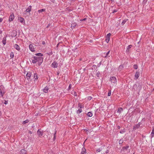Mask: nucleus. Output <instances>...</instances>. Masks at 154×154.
I'll list each match as a JSON object with an SVG mask.
<instances>
[{
    "label": "nucleus",
    "instance_id": "603ef678",
    "mask_svg": "<svg viewBox=\"0 0 154 154\" xmlns=\"http://www.w3.org/2000/svg\"><path fill=\"white\" fill-rule=\"evenodd\" d=\"M2 30H0V34H2Z\"/></svg>",
    "mask_w": 154,
    "mask_h": 154
},
{
    "label": "nucleus",
    "instance_id": "4be33fe9",
    "mask_svg": "<svg viewBox=\"0 0 154 154\" xmlns=\"http://www.w3.org/2000/svg\"><path fill=\"white\" fill-rule=\"evenodd\" d=\"M129 146H126L123 147L121 151H124L125 150H127L129 148Z\"/></svg>",
    "mask_w": 154,
    "mask_h": 154
},
{
    "label": "nucleus",
    "instance_id": "dca6fc26",
    "mask_svg": "<svg viewBox=\"0 0 154 154\" xmlns=\"http://www.w3.org/2000/svg\"><path fill=\"white\" fill-rule=\"evenodd\" d=\"M31 6H29V7L26 9L25 11L27 12H30L31 10Z\"/></svg>",
    "mask_w": 154,
    "mask_h": 154
},
{
    "label": "nucleus",
    "instance_id": "0eeeda50",
    "mask_svg": "<svg viewBox=\"0 0 154 154\" xmlns=\"http://www.w3.org/2000/svg\"><path fill=\"white\" fill-rule=\"evenodd\" d=\"M14 14H12L10 15V17H9V21L10 22L14 20Z\"/></svg>",
    "mask_w": 154,
    "mask_h": 154
},
{
    "label": "nucleus",
    "instance_id": "9b49d317",
    "mask_svg": "<svg viewBox=\"0 0 154 154\" xmlns=\"http://www.w3.org/2000/svg\"><path fill=\"white\" fill-rule=\"evenodd\" d=\"M86 152L85 149L84 147H83L82 149L80 154H86Z\"/></svg>",
    "mask_w": 154,
    "mask_h": 154
},
{
    "label": "nucleus",
    "instance_id": "6e6d98bb",
    "mask_svg": "<svg viewBox=\"0 0 154 154\" xmlns=\"http://www.w3.org/2000/svg\"><path fill=\"white\" fill-rule=\"evenodd\" d=\"M118 128H119V129H120V126H119L118 127Z\"/></svg>",
    "mask_w": 154,
    "mask_h": 154
},
{
    "label": "nucleus",
    "instance_id": "37998d69",
    "mask_svg": "<svg viewBox=\"0 0 154 154\" xmlns=\"http://www.w3.org/2000/svg\"><path fill=\"white\" fill-rule=\"evenodd\" d=\"M71 85L70 84L69 86V87H68V89L70 90L71 88Z\"/></svg>",
    "mask_w": 154,
    "mask_h": 154
},
{
    "label": "nucleus",
    "instance_id": "423d86ee",
    "mask_svg": "<svg viewBox=\"0 0 154 154\" xmlns=\"http://www.w3.org/2000/svg\"><path fill=\"white\" fill-rule=\"evenodd\" d=\"M58 65V64L56 62H54L51 64V66L53 68H57Z\"/></svg>",
    "mask_w": 154,
    "mask_h": 154
},
{
    "label": "nucleus",
    "instance_id": "c85d7f7f",
    "mask_svg": "<svg viewBox=\"0 0 154 154\" xmlns=\"http://www.w3.org/2000/svg\"><path fill=\"white\" fill-rule=\"evenodd\" d=\"M29 122V120L28 119H27L23 122V124H25L28 123Z\"/></svg>",
    "mask_w": 154,
    "mask_h": 154
},
{
    "label": "nucleus",
    "instance_id": "5701e85b",
    "mask_svg": "<svg viewBox=\"0 0 154 154\" xmlns=\"http://www.w3.org/2000/svg\"><path fill=\"white\" fill-rule=\"evenodd\" d=\"M35 55L36 56H37V57H42L43 55L42 54L40 53H38L37 54H35Z\"/></svg>",
    "mask_w": 154,
    "mask_h": 154
},
{
    "label": "nucleus",
    "instance_id": "a18cd8bd",
    "mask_svg": "<svg viewBox=\"0 0 154 154\" xmlns=\"http://www.w3.org/2000/svg\"><path fill=\"white\" fill-rule=\"evenodd\" d=\"M109 52H110V51H109L107 53H106V56H105V57H106L109 54Z\"/></svg>",
    "mask_w": 154,
    "mask_h": 154
},
{
    "label": "nucleus",
    "instance_id": "9d476101",
    "mask_svg": "<svg viewBox=\"0 0 154 154\" xmlns=\"http://www.w3.org/2000/svg\"><path fill=\"white\" fill-rule=\"evenodd\" d=\"M31 72H28L26 75V78L27 79L29 80L30 77H31Z\"/></svg>",
    "mask_w": 154,
    "mask_h": 154
},
{
    "label": "nucleus",
    "instance_id": "f8f14e48",
    "mask_svg": "<svg viewBox=\"0 0 154 154\" xmlns=\"http://www.w3.org/2000/svg\"><path fill=\"white\" fill-rule=\"evenodd\" d=\"M6 37L7 35L5 37L3 38L2 41V42L4 45H5L6 44Z\"/></svg>",
    "mask_w": 154,
    "mask_h": 154
},
{
    "label": "nucleus",
    "instance_id": "5fc2aeb1",
    "mask_svg": "<svg viewBox=\"0 0 154 154\" xmlns=\"http://www.w3.org/2000/svg\"><path fill=\"white\" fill-rule=\"evenodd\" d=\"M29 133L30 134H31L32 133V132L30 131H29Z\"/></svg>",
    "mask_w": 154,
    "mask_h": 154
},
{
    "label": "nucleus",
    "instance_id": "7c9ffc66",
    "mask_svg": "<svg viewBox=\"0 0 154 154\" xmlns=\"http://www.w3.org/2000/svg\"><path fill=\"white\" fill-rule=\"evenodd\" d=\"M101 75L99 71H98L96 73V75L97 77H99Z\"/></svg>",
    "mask_w": 154,
    "mask_h": 154
},
{
    "label": "nucleus",
    "instance_id": "b1692460",
    "mask_svg": "<svg viewBox=\"0 0 154 154\" xmlns=\"http://www.w3.org/2000/svg\"><path fill=\"white\" fill-rule=\"evenodd\" d=\"M88 116L89 117H91L92 116V113L91 112H88Z\"/></svg>",
    "mask_w": 154,
    "mask_h": 154
},
{
    "label": "nucleus",
    "instance_id": "e433bc0d",
    "mask_svg": "<svg viewBox=\"0 0 154 154\" xmlns=\"http://www.w3.org/2000/svg\"><path fill=\"white\" fill-rule=\"evenodd\" d=\"M132 47V45H128V48H127V49H128L130 48H131Z\"/></svg>",
    "mask_w": 154,
    "mask_h": 154
},
{
    "label": "nucleus",
    "instance_id": "09e8293b",
    "mask_svg": "<svg viewBox=\"0 0 154 154\" xmlns=\"http://www.w3.org/2000/svg\"><path fill=\"white\" fill-rule=\"evenodd\" d=\"M109 152V151L108 150H107L106 152H105V153H108Z\"/></svg>",
    "mask_w": 154,
    "mask_h": 154
},
{
    "label": "nucleus",
    "instance_id": "f704fd0d",
    "mask_svg": "<svg viewBox=\"0 0 154 154\" xmlns=\"http://www.w3.org/2000/svg\"><path fill=\"white\" fill-rule=\"evenodd\" d=\"M125 129H123V130H121L120 131V133L121 134H123L125 133Z\"/></svg>",
    "mask_w": 154,
    "mask_h": 154
},
{
    "label": "nucleus",
    "instance_id": "6ab92c4d",
    "mask_svg": "<svg viewBox=\"0 0 154 154\" xmlns=\"http://www.w3.org/2000/svg\"><path fill=\"white\" fill-rule=\"evenodd\" d=\"M48 88L47 86L45 87L43 89V91L45 93H46L48 92Z\"/></svg>",
    "mask_w": 154,
    "mask_h": 154
},
{
    "label": "nucleus",
    "instance_id": "f03ea898",
    "mask_svg": "<svg viewBox=\"0 0 154 154\" xmlns=\"http://www.w3.org/2000/svg\"><path fill=\"white\" fill-rule=\"evenodd\" d=\"M36 57V63H38V64L40 65L42 63L43 61V58L42 57L35 56Z\"/></svg>",
    "mask_w": 154,
    "mask_h": 154
},
{
    "label": "nucleus",
    "instance_id": "6e6552de",
    "mask_svg": "<svg viewBox=\"0 0 154 154\" xmlns=\"http://www.w3.org/2000/svg\"><path fill=\"white\" fill-rule=\"evenodd\" d=\"M29 48L30 50L31 51H32V52H33L35 51V50L34 48V47L33 45L31 44L29 45Z\"/></svg>",
    "mask_w": 154,
    "mask_h": 154
},
{
    "label": "nucleus",
    "instance_id": "bf43d9fd",
    "mask_svg": "<svg viewBox=\"0 0 154 154\" xmlns=\"http://www.w3.org/2000/svg\"><path fill=\"white\" fill-rule=\"evenodd\" d=\"M100 64L97 65V66H99Z\"/></svg>",
    "mask_w": 154,
    "mask_h": 154
},
{
    "label": "nucleus",
    "instance_id": "8fccbe9b",
    "mask_svg": "<svg viewBox=\"0 0 154 154\" xmlns=\"http://www.w3.org/2000/svg\"><path fill=\"white\" fill-rule=\"evenodd\" d=\"M3 19L2 18H0V22H1L2 21Z\"/></svg>",
    "mask_w": 154,
    "mask_h": 154
},
{
    "label": "nucleus",
    "instance_id": "680f3d73",
    "mask_svg": "<svg viewBox=\"0 0 154 154\" xmlns=\"http://www.w3.org/2000/svg\"><path fill=\"white\" fill-rule=\"evenodd\" d=\"M101 64V62H100V64Z\"/></svg>",
    "mask_w": 154,
    "mask_h": 154
},
{
    "label": "nucleus",
    "instance_id": "f257e3e1",
    "mask_svg": "<svg viewBox=\"0 0 154 154\" xmlns=\"http://www.w3.org/2000/svg\"><path fill=\"white\" fill-rule=\"evenodd\" d=\"M5 93V87L3 85L0 86V97H3Z\"/></svg>",
    "mask_w": 154,
    "mask_h": 154
},
{
    "label": "nucleus",
    "instance_id": "13d9d810",
    "mask_svg": "<svg viewBox=\"0 0 154 154\" xmlns=\"http://www.w3.org/2000/svg\"><path fill=\"white\" fill-rule=\"evenodd\" d=\"M100 64L97 65V66H99Z\"/></svg>",
    "mask_w": 154,
    "mask_h": 154
},
{
    "label": "nucleus",
    "instance_id": "4d7b16f0",
    "mask_svg": "<svg viewBox=\"0 0 154 154\" xmlns=\"http://www.w3.org/2000/svg\"><path fill=\"white\" fill-rule=\"evenodd\" d=\"M100 64L97 65V66H99Z\"/></svg>",
    "mask_w": 154,
    "mask_h": 154
},
{
    "label": "nucleus",
    "instance_id": "2eb2a0df",
    "mask_svg": "<svg viewBox=\"0 0 154 154\" xmlns=\"http://www.w3.org/2000/svg\"><path fill=\"white\" fill-rule=\"evenodd\" d=\"M14 48L17 50L19 51L20 50V47L17 44H15L14 45Z\"/></svg>",
    "mask_w": 154,
    "mask_h": 154
},
{
    "label": "nucleus",
    "instance_id": "4468645a",
    "mask_svg": "<svg viewBox=\"0 0 154 154\" xmlns=\"http://www.w3.org/2000/svg\"><path fill=\"white\" fill-rule=\"evenodd\" d=\"M140 75L139 73L138 72H137L135 75V79H137L138 78Z\"/></svg>",
    "mask_w": 154,
    "mask_h": 154
},
{
    "label": "nucleus",
    "instance_id": "864d4df0",
    "mask_svg": "<svg viewBox=\"0 0 154 154\" xmlns=\"http://www.w3.org/2000/svg\"><path fill=\"white\" fill-rule=\"evenodd\" d=\"M147 1V0H143V2H146Z\"/></svg>",
    "mask_w": 154,
    "mask_h": 154
},
{
    "label": "nucleus",
    "instance_id": "a19ab883",
    "mask_svg": "<svg viewBox=\"0 0 154 154\" xmlns=\"http://www.w3.org/2000/svg\"><path fill=\"white\" fill-rule=\"evenodd\" d=\"M111 92L110 91L109 92L108 94V96H109L111 95Z\"/></svg>",
    "mask_w": 154,
    "mask_h": 154
},
{
    "label": "nucleus",
    "instance_id": "39448f33",
    "mask_svg": "<svg viewBox=\"0 0 154 154\" xmlns=\"http://www.w3.org/2000/svg\"><path fill=\"white\" fill-rule=\"evenodd\" d=\"M37 133L38 136L40 137H41L43 134V131H41V129H39L37 131Z\"/></svg>",
    "mask_w": 154,
    "mask_h": 154
},
{
    "label": "nucleus",
    "instance_id": "ea45409f",
    "mask_svg": "<svg viewBox=\"0 0 154 154\" xmlns=\"http://www.w3.org/2000/svg\"><path fill=\"white\" fill-rule=\"evenodd\" d=\"M92 98V97H91V96L88 97V99L89 100H91Z\"/></svg>",
    "mask_w": 154,
    "mask_h": 154
},
{
    "label": "nucleus",
    "instance_id": "aec40b11",
    "mask_svg": "<svg viewBox=\"0 0 154 154\" xmlns=\"http://www.w3.org/2000/svg\"><path fill=\"white\" fill-rule=\"evenodd\" d=\"M76 26V23H72L71 26V27L73 29Z\"/></svg>",
    "mask_w": 154,
    "mask_h": 154
},
{
    "label": "nucleus",
    "instance_id": "393cba45",
    "mask_svg": "<svg viewBox=\"0 0 154 154\" xmlns=\"http://www.w3.org/2000/svg\"><path fill=\"white\" fill-rule=\"evenodd\" d=\"M45 11V9H42L38 10V12L39 13H41L42 12Z\"/></svg>",
    "mask_w": 154,
    "mask_h": 154
},
{
    "label": "nucleus",
    "instance_id": "a878e982",
    "mask_svg": "<svg viewBox=\"0 0 154 154\" xmlns=\"http://www.w3.org/2000/svg\"><path fill=\"white\" fill-rule=\"evenodd\" d=\"M123 68V66L122 65H120L119 67V70H121Z\"/></svg>",
    "mask_w": 154,
    "mask_h": 154
},
{
    "label": "nucleus",
    "instance_id": "79ce46f5",
    "mask_svg": "<svg viewBox=\"0 0 154 154\" xmlns=\"http://www.w3.org/2000/svg\"><path fill=\"white\" fill-rule=\"evenodd\" d=\"M73 94L74 95V96H77V93L76 92H74V94Z\"/></svg>",
    "mask_w": 154,
    "mask_h": 154
},
{
    "label": "nucleus",
    "instance_id": "49530a36",
    "mask_svg": "<svg viewBox=\"0 0 154 154\" xmlns=\"http://www.w3.org/2000/svg\"><path fill=\"white\" fill-rule=\"evenodd\" d=\"M8 103V101H7L5 100L4 103L5 104H7Z\"/></svg>",
    "mask_w": 154,
    "mask_h": 154
},
{
    "label": "nucleus",
    "instance_id": "de8ad7c7",
    "mask_svg": "<svg viewBox=\"0 0 154 154\" xmlns=\"http://www.w3.org/2000/svg\"><path fill=\"white\" fill-rule=\"evenodd\" d=\"M79 107H80V109L82 108V106L81 105H80L79 104Z\"/></svg>",
    "mask_w": 154,
    "mask_h": 154
},
{
    "label": "nucleus",
    "instance_id": "4c0bfd02",
    "mask_svg": "<svg viewBox=\"0 0 154 154\" xmlns=\"http://www.w3.org/2000/svg\"><path fill=\"white\" fill-rule=\"evenodd\" d=\"M101 151V150L100 149H98L96 150V152L97 153L98 152H100Z\"/></svg>",
    "mask_w": 154,
    "mask_h": 154
},
{
    "label": "nucleus",
    "instance_id": "052dcab7",
    "mask_svg": "<svg viewBox=\"0 0 154 154\" xmlns=\"http://www.w3.org/2000/svg\"><path fill=\"white\" fill-rule=\"evenodd\" d=\"M100 64L97 65V66H99Z\"/></svg>",
    "mask_w": 154,
    "mask_h": 154
},
{
    "label": "nucleus",
    "instance_id": "ddd939ff",
    "mask_svg": "<svg viewBox=\"0 0 154 154\" xmlns=\"http://www.w3.org/2000/svg\"><path fill=\"white\" fill-rule=\"evenodd\" d=\"M31 59L32 62L33 63H36V57H35V56L32 57V58Z\"/></svg>",
    "mask_w": 154,
    "mask_h": 154
},
{
    "label": "nucleus",
    "instance_id": "f3484780",
    "mask_svg": "<svg viewBox=\"0 0 154 154\" xmlns=\"http://www.w3.org/2000/svg\"><path fill=\"white\" fill-rule=\"evenodd\" d=\"M26 151L25 149H23L21 150L20 152L21 154H26Z\"/></svg>",
    "mask_w": 154,
    "mask_h": 154
},
{
    "label": "nucleus",
    "instance_id": "2f4dec72",
    "mask_svg": "<svg viewBox=\"0 0 154 154\" xmlns=\"http://www.w3.org/2000/svg\"><path fill=\"white\" fill-rule=\"evenodd\" d=\"M56 133H57V131H55V133L54 134V140H55L56 139Z\"/></svg>",
    "mask_w": 154,
    "mask_h": 154
},
{
    "label": "nucleus",
    "instance_id": "20e7f679",
    "mask_svg": "<svg viewBox=\"0 0 154 154\" xmlns=\"http://www.w3.org/2000/svg\"><path fill=\"white\" fill-rule=\"evenodd\" d=\"M111 35L110 33H109L106 36L105 41L107 43H108L109 41Z\"/></svg>",
    "mask_w": 154,
    "mask_h": 154
},
{
    "label": "nucleus",
    "instance_id": "c9c22d12",
    "mask_svg": "<svg viewBox=\"0 0 154 154\" xmlns=\"http://www.w3.org/2000/svg\"><path fill=\"white\" fill-rule=\"evenodd\" d=\"M134 68L135 69H137L138 68V66L137 65H134Z\"/></svg>",
    "mask_w": 154,
    "mask_h": 154
},
{
    "label": "nucleus",
    "instance_id": "e2e57ef3",
    "mask_svg": "<svg viewBox=\"0 0 154 154\" xmlns=\"http://www.w3.org/2000/svg\"><path fill=\"white\" fill-rule=\"evenodd\" d=\"M53 0H52V2H53Z\"/></svg>",
    "mask_w": 154,
    "mask_h": 154
},
{
    "label": "nucleus",
    "instance_id": "473e14b6",
    "mask_svg": "<svg viewBox=\"0 0 154 154\" xmlns=\"http://www.w3.org/2000/svg\"><path fill=\"white\" fill-rule=\"evenodd\" d=\"M82 112V110L81 109H79L77 110V113H80Z\"/></svg>",
    "mask_w": 154,
    "mask_h": 154
},
{
    "label": "nucleus",
    "instance_id": "3c124183",
    "mask_svg": "<svg viewBox=\"0 0 154 154\" xmlns=\"http://www.w3.org/2000/svg\"><path fill=\"white\" fill-rule=\"evenodd\" d=\"M42 44L43 45H44L45 44V42L44 41H43L42 42Z\"/></svg>",
    "mask_w": 154,
    "mask_h": 154
},
{
    "label": "nucleus",
    "instance_id": "cd10ccee",
    "mask_svg": "<svg viewBox=\"0 0 154 154\" xmlns=\"http://www.w3.org/2000/svg\"><path fill=\"white\" fill-rule=\"evenodd\" d=\"M34 78L35 79H38V76L37 74L35 73L34 75Z\"/></svg>",
    "mask_w": 154,
    "mask_h": 154
},
{
    "label": "nucleus",
    "instance_id": "58836bf2",
    "mask_svg": "<svg viewBox=\"0 0 154 154\" xmlns=\"http://www.w3.org/2000/svg\"><path fill=\"white\" fill-rule=\"evenodd\" d=\"M117 11V10H116V9L112 11V13H114L116 12Z\"/></svg>",
    "mask_w": 154,
    "mask_h": 154
},
{
    "label": "nucleus",
    "instance_id": "1a4fd4ad",
    "mask_svg": "<svg viewBox=\"0 0 154 154\" xmlns=\"http://www.w3.org/2000/svg\"><path fill=\"white\" fill-rule=\"evenodd\" d=\"M18 20L20 23H23V24H25L24 19L23 17H19Z\"/></svg>",
    "mask_w": 154,
    "mask_h": 154
},
{
    "label": "nucleus",
    "instance_id": "7ed1b4c3",
    "mask_svg": "<svg viewBox=\"0 0 154 154\" xmlns=\"http://www.w3.org/2000/svg\"><path fill=\"white\" fill-rule=\"evenodd\" d=\"M110 81L114 84L116 85L117 80L116 78L114 76L111 77L110 78Z\"/></svg>",
    "mask_w": 154,
    "mask_h": 154
},
{
    "label": "nucleus",
    "instance_id": "c756f323",
    "mask_svg": "<svg viewBox=\"0 0 154 154\" xmlns=\"http://www.w3.org/2000/svg\"><path fill=\"white\" fill-rule=\"evenodd\" d=\"M14 57V54L13 52H11L10 53V57L11 58H13Z\"/></svg>",
    "mask_w": 154,
    "mask_h": 154
},
{
    "label": "nucleus",
    "instance_id": "a211bd4d",
    "mask_svg": "<svg viewBox=\"0 0 154 154\" xmlns=\"http://www.w3.org/2000/svg\"><path fill=\"white\" fill-rule=\"evenodd\" d=\"M123 109L122 107L119 108L117 111V112L119 114H120L121 112L122 111Z\"/></svg>",
    "mask_w": 154,
    "mask_h": 154
},
{
    "label": "nucleus",
    "instance_id": "72a5a7b5",
    "mask_svg": "<svg viewBox=\"0 0 154 154\" xmlns=\"http://www.w3.org/2000/svg\"><path fill=\"white\" fill-rule=\"evenodd\" d=\"M123 142V140L122 139H121L119 141V144H122Z\"/></svg>",
    "mask_w": 154,
    "mask_h": 154
},
{
    "label": "nucleus",
    "instance_id": "bb28decb",
    "mask_svg": "<svg viewBox=\"0 0 154 154\" xmlns=\"http://www.w3.org/2000/svg\"><path fill=\"white\" fill-rule=\"evenodd\" d=\"M128 19H125L124 20L122 23V25H124L125 23L126 22V21L128 20Z\"/></svg>",
    "mask_w": 154,
    "mask_h": 154
},
{
    "label": "nucleus",
    "instance_id": "412c9836",
    "mask_svg": "<svg viewBox=\"0 0 154 154\" xmlns=\"http://www.w3.org/2000/svg\"><path fill=\"white\" fill-rule=\"evenodd\" d=\"M154 129H153L151 133L150 137L151 138H152L154 136Z\"/></svg>",
    "mask_w": 154,
    "mask_h": 154
},
{
    "label": "nucleus",
    "instance_id": "c03bdc74",
    "mask_svg": "<svg viewBox=\"0 0 154 154\" xmlns=\"http://www.w3.org/2000/svg\"><path fill=\"white\" fill-rule=\"evenodd\" d=\"M87 18H85L83 19H82L80 20L81 21H85L86 20Z\"/></svg>",
    "mask_w": 154,
    "mask_h": 154
}]
</instances>
